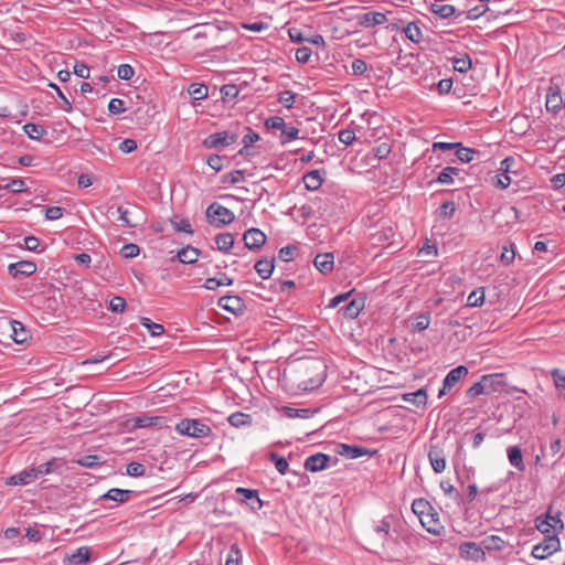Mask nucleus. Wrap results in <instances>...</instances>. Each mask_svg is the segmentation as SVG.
Segmentation results:
<instances>
[{"mask_svg":"<svg viewBox=\"0 0 565 565\" xmlns=\"http://www.w3.org/2000/svg\"><path fill=\"white\" fill-rule=\"evenodd\" d=\"M392 516H386L381 520L372 530L370 534V541L374 545L384 546L390 536L391 522Z\"/></svg>","mask_w":565,"mask_h":565,"instance_id":"8","label":"nucleus"},{"mask_svg":"<svg viewBox=\"0 0 565 565\" xmlns=\"http://www.w3.org/2000/svg\"><path fill=\"white\" fill-rule=\"evenodd\" d=\"M456 149V157L465 163L472 161L476 150L471 148L461 147L459 142H434L433 152L437 151H450Z\"/></svg>","mask_w":565,"mask_h":565,"instance_id":"4","label":"nucleus"},{"mask_svg":"<svg viewBox=\"0 0 565 565\" xmlns=\"http://www.w3.org/2000/svg\"><path fill=\"white\" fill-rule=\"evenodd\" d=\"M218 250L226 253L234 245V236L231 233H221L215 237Z\"/></svg>","mask_w":565,"mask_h":565,"instance_id":"35","label":"nucleus"},{"mask_svg":"<svg viewBox=\"0 0 565 565\" xmlns=\"http://www.w3.org/2000/svg\"><path fill=\"white\" fill-rule=\"evenodd\" d=\"M126 110L125 102L120 98H111L108 104V111L111 115H120Z\"/></svg>","mask_w":565,"mask_h":565,"instance_id":"59","label":"nucleus"},{"mask_svg":"<svg viewBox=\"0 0 565 565\" xmlns=\"http://www.w3.org/2000/svg\"><path fill=\"white\" fill-rule=\"evenodd\" d=\"M469 374V370L465 365H459L448 372L446 377L444 379L443 386L438 392V397L441 398L447 393L451 392V390L462 380L467 377Z\"/></svg>","mask_w":565,"mask_h":565,"instance_id":"5","label":"nucleus"},{"mask_svg":"<svg viewBox=\"0 0 565 565\" xmlns=\"http://www.w3.org/2000/svg\"><path fill=\"white\" fill-rule=\"evenodd\" d=\"M206 216L209 218H213L212 222H215L216 226L227 225L235 218V215L231 210L217 203L209 205L206 209Z\"/></svg>","mask_w":565,"mask_h":565,"instance_id":"6","label":"nucleus"},{"mask_svg":"<svg viewBox=\"0 0 565 565\" xmlns=\"http://www.w3.org/2000/svg\"><path fill=\"white\" fill-rule=\"evenodd\" d=\"M486 384L483 383V379L481 377L479 382L475 383L473 385H471L467 391H466V396L469 398V399H475L476 397H478L479 395H482V394H486L487 395V391H486Z\"/></svg>","mask_w":565,"mask_h":565,"instance_id":"44","label":"nucleus"},{"mask_svg":"<svg viewBox=\"0 0 565 565\" xmlns=\"http://www.w3.org/2000/svg\"><path fill=\"white\" fill-rule=\"evenodd\" d=\"M483 383L486 384V391L487 395L497 393V392H504L507 387V383L504 381L503 374L494 373V374H487L482 376Z\"/></svg>","mask_w":565,"mask_h":565,"instance_id":"15","label":"nucleus"},{"mask_svg":"<svg viewBox=\"0 0 565 565\" xmlns=\"http://www.w3.org/2000/svg\"><path fill=\"white\" fill-rule=\"evenodd\" d=\"M451 61H452L454 70L459 72V73H466L472 66L471 58H470V56L468 54H462L459 57H452Z\"/></svg>","mask_w":565,"mask_h":565,"instance_id":"37","label":"nucleus"},{"mask_svg":"<svg viewBox=\"0 0 565 565\" xmlns=\"http://www.w3.org/2000/svg\"><path fill=\"white\" fill-rule=\"evenodd\" d=\"M243 241L248 249H258L266 243V235L259 228L252 227L244 233Z\"/></svg>","mask_w":565,"mask_h":565,"instance_id":"14","label":"nucleus"},{"mask_svg":"<svg viewBox=\"0 0 565 565\" xmlns=\"http://www.w3.org/2000/svg\"><path fill=\"white\" fill-rule=\"evenodd\" d=\"M302 180H303L306 189L309 191L318 190L323 182V179H322L319 170H312V171L307 172L303 175Z\"/></svg>","mask_w":565,"mask_h":565,"instance_id":"24","label":"nucleus"},{"mask_svg":"<svg viewBox=\"0 0 565 565\" xmlns=\"http://www.w3.org/2000/svg\"><path fill=\"white\" fill-rule=\"evenodd\" d=\"M23 130L26 134V136L33 140H40L47 134L44 126L33 122L25 124L23 126Z\"/></svg>","mask_w":565,"mask_h":565,"instance_id":"31","label":"nucleus"},{"mask_svg":"<svg viewBox=\"0 0 565 565\" xmlns=\"http://www.w3.org/2000/svg\"><path fill=\"white\" fill-rule=\"evenodd\" d=\"M232 284L233 279L226 274H222L220 278H207L203 287L207 290H215L220 286H231Z\"/></svg>","mask_w":565,"mask_h":565,"instance_id":"34","label":"nucleus"},{"mask_svg":"<svg viewBox=\"0 0 565 565\" xmlns=\"http://www.w3.org/2000/svg\"><path fill=\"white\" fill-rule=\"evenodd\" d=\"M339 140L345 146H350L355 140V132L351 128L341 129L338 134Z\"/></svg>","mask_w":565,"mask_h":565,"instance_id":"60","label":"nucleus"},{"mask_svg":"<svg viewBox=\"0 0 565 565\" xmlns=\"http://www.w3.org/2000/svg\"><path fill=\"white\" fill-rule=\"evenodd\" d=\"M254 268L260 278L268 279L271 276L273 270L275 268L274 259H267V258L259 259L255 264Z\"/></svg>","mask_w":565,"mask_h":565,"instance_id":"28","label":"nucleus"},{"mask_svg":"<svg viewBox=\"0 0 565 565\" xmlns=\"http://www.w3.org/2000/svg\"><path fill=\"white\" fill-rule=\"evenodd\" d=\"M551 377L558 391V396L565 398V374L559 369H553L551 371Z\"/></svg>","mask_w":565,"mask_h":565,"instance_id":"36","label":"nucleus"},{"mask_svg":"<svg viewBox=\"0 0 565 565\" xmlns=\"http://www.w3.org/2000/svg\"><path fill=\"white\" fill-rule=\"evenodd\" d=\"M561 548V541L557 535H546L543 541L532 548V556L537 559H545Z\"/></svg>","mask_w":565,"mask_h":565,"instance_id":"2","label":"nucleus"},{"mask_svg":"<svg viewBox=\"0 0 565 565\" xmlns=\"http://www.w3.org/2000/svg\"><path fill=\"white\" fill-rule=\"evenodd\" d=\"M245 180L244 170H235L223 175V183L237 184Z\"/></svg>","mask_w":565,"mask_h":565,"instance_id":"48","label":"nucleus"},{"mask_svg":"<svg viewBox=\"0 0 565 565\" xmlns=\"http://www.w3.org/2000/svg\"><path fill=\"white\" fill-rule=\"evenodd\" d=\"M200 256V250L190 245L180 249L177 254V257L182 264H194Z\"/></svg>","mask_w":565,"mask_h":565,"instance_id":"26","label":"nucleus"},{"mask_svg":"<svg viewBox=\"0 0 565 565\" xmlns=\"http://www.w3.org/2000/svg\"><path fill=\"white\" fill-rule=\"evenodd\" d=\"M9 274L14 277H28L36 271L35 263L31 260H20L8 266Z\"/></svg>","mask_w":565,"mask_h":565,"instance_id":"11","label":"nucleus"},{"mask_svg":"<svg viewBox=\"0 0 565 565\" xmlns=\"http://www.w3.org/2000/svg\"><path fill=\"white\" fill-rule=\"evenodd\" d=\"M562 104H563V98H562L558 87L557 86L550 87L547 95H546V103H545L546 109L548 111L556 114L558 110H561Z\"/></svg>","mask_w":565,"mask_h":565,"instance_id":"21","label":"nucleus"},{"mask_svg":"<svg viewBox=\"0 0 565 565\" xmlns=\"http://www.w3.org/2000/svg\"><path fill=\"white\" fill-rule=\"evenodd\" d=\"M330 460L331 457L329 455L317 452L305 460L303 467L308 471L318 472L326 469Z\"/></svg>","mask_w":565,"mask_h":565,"instance_id":"12","label":"nucleus"},{"mask_svg":"<svg viewBox=\"0 0 565 565\" xmlns=\"http://www.w3.org/2000/svg\"><path fill=\"white\" fill-rule=\"evenodd\" d=\"M460 172L459 168L455 167H446L443 169V171L438 174L436 182L443 183V184H450L454 181V177L458 175Z\"/></svg>","mask_w":565,"mask_h":565,"instance_id":"39","label":"nucleus"},{"mask_svg":"<svg viewBox=\"0 0 565 565\" xmlns=\"http://www.w3.org/2000/svg\"><path fill=\"white\" fill-rule=\"evenodd\" d=\"M12 331V339L15 343H24L28 340V331L25 330L22 322L12 320L9 322Z\"/></svg>","mask_w":565,"mask_h":565,"instance_id":"27","label":"nucleus"},{"mask_svg":"<svg viewBox=\"0 0 565 565\" xmlns=\"http://www.w3.org/2000/svg\"><path fill=\"white\" fill-rule=\"evenodd\" d=\"M456 205L452 201L443 203L438 209V215L443 218H449L454 215Z\"/></svg>","mask_w":565,"mask_h":565,"instance_id":"57","label":"nucleus"},{"mask_svg":"<svg viewBox=\"0 0 565 565\" xmlns=\"http://www.w3.org/2000/svg\"><path fill=\"white\" fill-rule=\"evenodd\" d=\"M134 495V491L131 490H122L118 488H113L108 490L105 494L100 497L102 500H111L116 503H125L129 501Z\"/></svg>","mask_w":565,"mask_h":565,"instance_id":"23","label":"nucleus"},{"mask_svg":"<svg viewBox=\"0 0 565 565\" xmlns=\"http://www.w3.org/2000/svg\"><path fill=\"white\" fill-rule=\"evenodd\" d=\"M484 302V291L483 289L473 290L470 292L467 299V305L469 307H479Z\"/></svg>","mask_w":565,"mask_h":565,"instance_id":"50","label":"nucleus"},{"mask_svg":"<svg viewBox=\"0 0 565 565\" xmlns=\"http://www.w3.org/2000/svg\"><path fill=\"white\" fill-rule=\"evenodd\" d=\"M481 545L487 551H502L507 546V542L499 535H489L482 542Z\"/></svg>","mask_w":565,"mask_h":565,"instance_id":"30","label":"nucleus"},{"mask_svg":"<svg viewBox=\"0 0 565 565\" xmlns=\"http://www.w3.org/2000/svg\"><path fill=\"white\" fill-rule=\"evenodd\" d=\"M341 447L343 448V452L341 454L347 455L352 459L360 458L366 452V450L362 447L349 446L344 444H342Z\"/></svg>","mask_w":565,"mask_h":565,"instance_id":"52","label":"nucleus"},{"mask_svg":"<svg viewBox=\"0 0 565 565\" xmlns=\"http://www.w3.org/2000/svg\"><path fill=\"white\" fill-rule=\"evenodd\" d=\"M299 129L294 126H286L281 130L280 140L281 143L290 142L298 138Z\"/></svg>","mask_w":565,"mask_h":565,"instance_id":"46","label":"nucleus"},{"mask_svg":"<svg viewBox=\"0 0 565 565\" xmlns=\"http://www.w3.org/2000/svg\"><path fill=\"white\" fill-rule=\"evenodd\" d=\"M238 136L231 131H217L203 139L202 145L206 149H221L237 141Z\"/></svg>","mask_w":565,"mask_h":565,"instance_id":"3","label":"nucleus"},{"mask_svg":"<svg viewBox=\"0 0 565 565\" xmlns=\"http://www.w3.org/2000/svg\"><path fill=\"white\" fill-rule=\"evenodd\" d=\"M536 529L546 535H557L564 529V523L562 519L557 516L547 515L545 518L539 516L535 520Z\"/></svg>","mask_w":565,"mask_h":565,"instance_id":"7","label":"nucleus"},{"mask_svg":"<svg viewBox=\"0 0 565 565\" xmlns=\"http://www.w3.org/2000/svg\"><path fill=\"white\" fill-rule=\"evenodd\" d=\"M126 472L130 477H141L146 473V467L134 461L127 465Z\"/></svg>","mask_w":565,"mask_h":565,"instance_id":"56","label":"nucleus"},{"mask_svg":"<svg viewBox=\"0 0 565 565\" xmlns=\"http://www.w3.org/2000/svg\"><path fill=\"white\" fill-rule=\"evenodd\" d=\"M76 462L85 468H96L103 463L100 458L96 455L83 456L79 459H77Z\"/></svg>","mask_w":565,"mask_h":565,"instance_id":"45","label":"nucleus"},{"mask_svg":"<svg viewBox=\"0 0 565 565\" xmlns=\"http://www.w3.org/2000/svg\"><path fill=\"white\" fill-rule=\"evenodd\" d=\"M388 221H381L370 234L374 245H383L394 237L395 231Z\"/></svg>","mask_w":565,"mask_h":565,"instance_id":"9","label":"nucleus"},{"mask_svg":"<svg viewBox=\"0 0 565 565\" xmlns=\"http://www.w3.org/2000/svg\"><path fill=\"white\" fill-rule=\"evenodd\" d=\"M134 74H135V70L129 64H121L118 66L117 75L120 79L129 81L132 78Z\"/></svg>","mask_w":565,"mask_h":565,"instance_id":"63","label":"nucleus"},{"mask_svg":"<svg viewBox=\"0 0 565 565\" xmlns=\"http://www.w3.org/2000/svg\"><path fill=\"white\" fill-rule=\"evenodd\" d=\"M90 558V548L81 546L65 556L64 562L70 565H85Z\"/></svg>","mask_w":565,"mask_h":565,"instance_id":"19","label":"nucleus"},{"mask_svg":"<svg viewBox=\"0 0 565 565\" xmlns=\"http://www.w3.org/2000/svg\"><path fill=\"white\" fill-rule=\"evenodd\" d=\"M508 458L510 463L520 471L525 469V465L523 462V456L521 448L519 446H510L507 449Z\"/></svg>","mask_w":565,"mask_h":565,"instance_id":"25","label":"nucleus"},{"mask_svg":"<svg viewBox=\"0 0 565 565\" xmlns=\"http://www.w3.org/2000/svg\"><path fill=\"white\" fill-rule=\"evenodd\" d=\"M269 460L275 465V468L280 475L284 476L289 471L288 461L284 457H280L278 454L271 452L269 455Z\"/></svg>","mask_w":565,"mask_h":565,"instance_id":"42","label":"nucleus"},{"mask_svg":"<svg viewBox=\"0 0 565 565\" xmlns=\"http://www.w3.org/2000/svg\"><path fill=\"white\" fill-rule=\"evenodd\" d=\"M297 252V247L292 245H288L285 247H281L278 253L279 259L282 262H290L294 259Z\"/></svg>","mask_w":565,"mask_h":565,"instance_id":"61","label":"nucleus"},{"mask_svg":"<svg viewBox=\"0 0 565 565\" xmlns=\"http://www.w3.org/2000/svg\"><path fill=\"white\" fill-rule=\"evenodd\" d=\"M364 308L363 299H352L349 303H347L342 310L343 315L348 319H354L359 316V313Z\"/></svg>","mask_w":565,"mask_h":565,"instance_id":"29","label":"nucleus"},{"mask_svg":"<svg viewBox=\"0 0 565 565\" xmlns=\"http://www.w3.org/2000/svg\"><path fill=\"white\" fill-rule=\"evenodd\" d=\"M334 257L331 253L318 254L315 257V267L323 275L330 274L333 269Z\"/></svg>","mask_w":565,"mask_h":565,"instance_id":"22","label":"nucleus"},{"mask_svg":"<svg viewBox=\"0 0 565 565\" xmlns=\"http://www.w3.org/2000/svg\"><path fill=\"white\" fill-rule=\"evenodd\" d=\"M167 424V419L163 416H150L142 414L132 418L134 428H147V427H163Z\"/></svg>","mask_w":565,"mask_h":565,"instance_id":"13","label":"nucleus"},{"mask_svg":"<svg viewBox=\"0 0 565 565\" xmlns=\"http://www.w3.org/2000/svg\"><path fill=\"white\" fill-rule=\"evenodd\" d=\"M405 36L414 42L419 43L423 39L422 30L417 22H409L404 29Z\"/></svg>","mask_w":565,"mask_h":565,"instance_id":"33","label":"nucleus"},{"mask_svg":"<svg viewBox=\"0 0 565 565\" xmlns=\"http://www.w3.org/2000/svg\"><path fill=\"white\" fill-rule=\"evenodd\" d=\"M175 430L191 438H206L212 436V428L200 419L183 418L175 425Z\"/></svg>","mask_w":565,"mask_h":565,"instance_id":"1","label":"nucleus"},{"mask_svg":"<svg viewBox=\"0 0 565 565\" xmlns=\"http://www.w3.org/2000/svg\"><path fill=\"white\" fill-rule=\"evenodd\" d=\"M391 153V146L388 142H382L373 149L372 161L386 158Z\"/></svg>","mask_w":565,"mask_h":565,"instance_id":"51","label":"nucleus"},{"mask_svg":"<svg viewBox=\"0 0 565 565\" xmlns=\"http://www.w3.org/2000/svg\"><path fill=\"white\" fill-rule=\"evenodd\" d=\"M55 465V459H52L50 461L39 465L38 467H34L33 470L36 472L38 478H40L42 476L53 472Z\"/></svg>","mask_w":565,"mask_h":565,"instance_id":"55","label":"nucleus"},{"mask_svg":"<svg viewBox=\"0 0 565 565\" xmlns=\"http://www.w3.org/2000/svg\"><path fill=\"white\" fill-rule=\"evenodd\" d=\"M171 224H172L173 228L177 232H183V233H186V234H192L193 233L192 225L185 218H182L180 221L171 220Z\"/></svg>","mask_w":565,"mask_h":565,"instance_id":"62","label":"nucleus"},{"mask_svg":"<svg viewBox=\"0 0 565 565\" xmlns=\"http://www.w3.org/2000/svg\"><path fill=\"white\" fill-rule=\"evenodd\" d=\"M227 420L233 427L236 428L252 425V416L241 412L231 414Z\"/></svg>","mask_w":565,"mask_h":565,"instance_id":"32","label":"nucleus"},{"mask_svg":"<svg viewBox=\"0 0 565 565\" xmlns=\"http://www.w3.org/2000/svg\"><path fill=\"white\" fill-rule=\"evenodd\" d=\"M235 492L242 495V502L248 503L252 510L257 511L263 508L257 490L238 487Z\"/></svg>","mask_w":565,"mask_h":565,"instance_id":"17","label":"nucleus"},{"mask_svg":"<svg viewBox=\"0 0 565 565\" xmlns=\"http://www.w3.org/2000/svg\"><path fill=\"white\" fill-rule=\"evenodd\" d=\"M38 479L36 472L33 470V468L24 469L20 471L19 473H15L11 477H9L6 481V484L8 486H26L32 483Z\"/></svg>","mask_w":565,"mask_h":565,"instance_id":"18","label":"nucleus"},{"mask_svg":"<svg viewBox=\"0 0 565 565\" xmlns=\"http://www.w3.org/2000/svg\"><path fill=\"white\" fill-rule=\"evenodd\" d=\"M435 88L439 95H446L452 88V79L451 78L440 79L437 84H434L430 86V89H435Z\"/></svg>","mask_w":565,"mask_h":565,"instance_id":"53","label":"nucleus"},{"mask_svg":"<svg viewBox=\"0 0 565 565\" xmlns=\"http://www.w3.org/2000/svg\"><path fill=\"white\" fill-rule=\"evenodd\" d=\"M461 555L469 559L479 561L483 559L484 552L483 547L475 542H465L460 545Z\"/></svg>","mask_w":565,"mask_h":565,"instance_id":"20","label":"nucleus"},{"mask_svg":"<svg viewBox=\"0 0 565 565\" xmlns=\"http://www.w3.org/2000/svg\"><path fill=\"white\" fill-rule=\"evenodd\" d=\"M217 306L235 316L242 315L245 310V303L238 296H223L218 299Z\"/></svg>","mask_w":565,"mask_h":565,"instance_id":"10","label":"nucleus"},{"mask_svg":"<svg viewBox=\"0 0 565 565\" xmlns=\"http://www.w3.org/2000/svg\"><path fill=\"white\" fill-rule=\"evenodd\" d=\"M140 323L148 329L151 335L158 337L163 334L164 328L160 323L152 322L149 318L142 317Z\"/></svg>","mask_w":565,"mask_h":565,"instance_id":"43","label":"nucleus"},{"mask_svg":"<svg viewBox=\"0 0 565 565\" xmlns=\"http://www.w3.org/2000/svg\"><path fill=\"white\" fill-rule=\"evenodd\" d=\"M430 11L434 14H436L443 19H446V18L451 17L456 10H455V7L450 6V4L431 3Z\"/></svg>","mask_w":565,"mask_h":565,"instance_id":"40","label":"nucleus"},{"mask_svg":"<svg viewBox=\"0 0 565 565\" xmlns=\"http://www.w3.org/2000/svg\"><path fill=\"white\" fill-rule=\"evenodd\" d=\"M139 253H140L139 246L134 243L125 244L120 249V254L125 258L137 257L139 255Z\"/></svg>","mask_w":565,"mask_h":565,"instance_id":"54","label":"nucleus"},{"mask_svg":"<svg viewBox=\"0 0 565 565\" xmlns=\"http://www.w3.org/2000/svg\"><path fill=\"white\" fill-rule=\"evenodd\" d=\"M188 93L194 100H202L207 97L209 88L204 84L193 83L189 86Z\"/></svg>","mask_w":565,"mask_h":565,"instance_id":"38","label":"nucleus"},{"mask_svg":"<svg viewBox=\"0 0 565 565\" xmlns=\"http://www.w3.org/2000/svg\"><path fill=\"white\" fill-rule=\"evenodd\" d=\"M355 19L358 24L363 28H372L387 21L386 15L382 12H365L358 14Z\"/></svg>","mask_w":565,"mask_h":565,"instance_id":"16","label":"nucleus"},{"mask_svg":"<svg viewBox=\"0 0 565 565\" xmlns=\"http://www.w3.org/2000/svg\"><path fill=\"white\" fill-rule=\"evenodd\" d=\"M428 458L435 472L440 473L445 470V457L439 456L434 449H431L428 454Z\"/></svg>","mask_w":565,"mask_h":565,"instance_id":"41","label":"nucleus"},{"mask_svg":"<svg viewBox=\"0 0 565 565\" xmlns=\"http://www.w3.org/2000/svg\"><path fill=\"white\" fill-rule=\"evenodd\" d=\"M239 559L241 551L236 545H232L225 565H239Z\"/></svg>","mask_w":565,"mask_h":565,"instance_id":"64","label":"nucleus"},{"mask_svg":"<svg viewBox=\"0 0 565 565\" xmlns=\"http://www.w3.org/2000/svg\"><path fill=\"white\" fill-rule=\"evenodd\" d=\"M412 513L415 518L418 519V522L420 523V525L424 526V499L423 498L413 500Z\"/></svg>","mask_w":565,"mask_h":565,"instance_id":"47","label":"nucleus"},{"mask_svg":"<svg viewBox=\"0 0 565 565\" xmlns=\"http://www.w3.org/2000/svg\"><path fill=\"white\" fill-rule=\"evenodd\" d=\"M279 103L282 104L286 108L290 109L292 108L295 100H296V94L291 90H284L279 94L278 98Z\"/></svg>","mask_w":565,"mask_h":565,"instance_id":"58","label":"nucleus"},{"mask_svg":"<svg viewBox=\"0 0 565 565\" xmlns=\"http://www.w3.org/2000/svg\"><path fill=\"white\" fill-rule=\"evenodd\" d=\"M239 89L234 84L223 85L221 88V95L223 100H233L237 97Z\"/></svg>","mask_w":565,"mask_h":565,"instance_id":"49","label":"nucleus"}]
</instances>
